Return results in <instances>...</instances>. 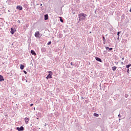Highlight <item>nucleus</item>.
<instances>
[{
    "label": "nucleus",
    "mask_w": 131,
    "mask_h": 131,
    "mask_svg": "<svg viewBox=\"0 0 131 131\" xmlns=\"http://www.w3.org/2000/svg\"><path fill=\"white\" fill-rule=\"evenodd\" d=\"M26 82H27V80H26Z\"/></svg>",
    "instance_id": "41"
},
{
    "label": "nucleus",
    "mask_w": 131,
    "mask_h": 131,
    "mask_svg": "<svg viewBox=\"0 0 131 131\" xmlns=\"http://www.w3.org/2000/svg\"><path fill=\"white\" fill-rule=\"evenodd\" d=\"M105 49L107 51H112L113 50V48H109L108 47H105Z\"/></svg>",
    "instance_id": "8"
},
{
    "label": "nucleus",
    "mask_w": 131,
    "mask_h": 131,
    "mask_svg": "<svg viewBox=\"0 0 131 131\" xmlns=\"http://www.w3.org/2000/svg\"><path fill=\"white\" fill-rule=\"evenodd\" d=\"M5 79H4V77L3 76L0 75V81H4Z\"/></svg>",
    "instance_id": "10"
},
{
    "label": "nucleus",
    "mask_w": 131,
    "mask_h": 131,
    "mask_svg": "<svg viewBox=\"0 0 131 131\" xmlns=\"http://www.w3.org/2000/svg\"><path fill=\"white\" fill-rule=\"evenodd\" d=\"M49 19V15L48 14L45 15V20H48Z\"/></svg>",
    "instance_id": "12"
},
{
    "label": "nucleus",
    "mask_w": 131,
    "mask_h": 131,
    "mask_svg": "<svg viewBox=\"0 0 131 131\" xmlns=\"http://www.w3.org/2000/svg\"><path fill=\"white\" fill-rule=\"evenodd\" d=\"M120 33H121V31L118 32L117 35L118 36V37H119V34H120Z\"/></svg>",
    "instance_id": "17"
},
{
    "label": "nucleus",
    "mask_w": 131,
    "mask_h": 131,
    "mask_svg": "<svg viewBox=\"0 0 131 131\" xmlns=\"http://www.w3.org/2000/svg\"><path fill=\"white\" fill-rule=\"evenodd\" d=\"M42 50H43V51H44V52H46V49L45 48H42Z\"/></svg>",
    "instance_id": "25"
},
{
    "label": "nucleus",
    "mask_w": 131,
    "mask_h": 131,
    "mask_svg": "<svg viewBox=\"0 0 131 131\" xmlns=\"http://www.w3.org/2000/svg\"><path fill=\"white\" fill-rule=\"evenodd\" d=\"M40 6H42V4H41Z\"/></svg>",
    "instance_id": "36"
},
{
    "label": "nucleus",
    "mask_w": 131,
    "mask_h": 131,
    "mask_svg": "<svg viewBox=\"0 0 131 131\" xmlns=\"http://www.w3.org/2000/svg\"><path fill=\"white\" fill-rule=\"evenodd\" d=\"M33 105V103L31 104H30L31 107H32V105Z\"/></svg>",
    "instance_id": "27"
},
{
    "label": "nucleus",
    "mask_w": 131,
    "mask_h": 131,
    "mask_svg": "<svg viewBox=\"0 0 131 131\" xmlns=\"http://www.w3.org/2000/svg\"><path fill=\"white\" fill-rule=\"evenodd\" d=\"M118 117H119V118H121V115H120V114L118 115Z\"/></svg>",
    "instance_id": "21"
},
{
    "label": "nucleus",
    "mask_w": 131,
    "mask_h": 131,
    "mask_svg": "<svg viewBox=\"0 0 131 131\" xmlns=\"http://www.w3.org/2000/svg\"><path fill=\"white\" fill-rule=\"evenodd\" d=\"M88 16L86 14H84V13H80L78 14L79 21H83L85 20V17Z\"/></svg>",
    "instance_id": "1"
},
{
    "label": "nucleus",
    "mask_w": 131,
    "mask_h": 131,
    "mask_svg": "<svg viewBox=\"0 0 131 131\" xmlns=\"http://www.w3.org/2000/svg\"><path fill=\"white\" fill-rule=\"evenodd\" d=\"M117 39H119V37H118Z\"/></svg>",
    "instance_id": "34"
},
{
    "label": "nucleus",
    "mask_w": 131,
    "mask_h": 131,
    "mask_svg": "<svg viewBox=\"0 0 131 131\" xmlns=\"http://www.w3.org/2000/svg\"><path fill=\"white\" fill-rule=\"evenodd\" d=\"M94 116H95L96 117H99V114L95 113L94 114Z\"/></svg>",
    "instance_id": "15"
},
{
    "label": "nucleus",
    "mask_w": 131,
    "mask_h": 131,
    "mask_svg": "<svg viewBox=\"0 0 131 131\" xmlns=\"http://www.w3.org/2000/svg\"><path fill=\"white\" fill-rule=\"evenodd\" d=\"M96 61H98V62H102V59L99 57H95Z\"/></svg>",
    "instance_id": "7"
},
{
    "label": "nucleus",
    "mask_w": 131,
    "mask_h": 131,
    "mask_svg": "<svg viewBox=\"0 0 131 131\" xmlns=\"http://www.w3.org/2000/svg\"><path fill=\"white\" fill-rule=\"evenodd\" d=\"M49 74L46 77L47 79H49V78H52V75H53V73L52 71H49Z\"/></svg>",
    "instance_id": "3"
},
{
    "label": "nucleus",
    "mask_w": 131,
    "mask_h": 131,
    "mask_svg": "<svg viewBox=\"0 0 131 131\" xmlns=\"http://www.w3.org/2000/svg\"><path fill=\"white\" fill-rule=\"evenodd\" d=\"M90 32V33H92V32Z\"/></svg>",
    "instance_id": "38"
},
{
    "label": "nucleus",
    "mask_w": 131,
    "mask_h": 131,
    "mask_svg": "<svg viewBox=\"0 0 131 131\" xmlns=\"http://www.w3.org/2000/svg\"><path fill=\"white\" fill-rule=\"evenodd\" d=\"M16 129L17 130H18V131H23L24 130V127L23 126H20V127H16Z\"/></svg>",
    "instance_id": "4"
},
{
    "label": "nucleus",
    "mask_w": 131,
    "mask_h": 131,
    "mask_svg": "<svg viewBox=\"0 0 131 131\" xmlns=\"http://www.w3.org/2000/svg\"><path fill=\"white\" fill-rule=\"evenodd\" d=\"M125 97L126 98H128V95L125 94Z\"/></svg>",
    "instance_id": "19"
},
{
    "label": "nucleus",
    "mask_w": 131,
    "mask_h": 131,
    "mask_svg": "<svg viewBox=\"0 0 131 131\" xmlns=\"http://www.w3.org/2000/svg\"><path fill=\"white\" fill-rule=\"evenodd\" d=\"M8 12H10V10H8Z\"/></svg>",
    "instance_id": "39"
},
{
    "label": "nucleus",
    "mask_w": 131,
    "mask_h": 131,
    "mask_svg": "<svg viewBox=\"0 0 131 131\" xmlns=\"http://www.w3.org/2000/svg\"><path fill=\"white\" fill-rule=\"evenodd\" d=\"M122 60H124V57H122Z\"/></svg>",
    "instance_id": "30"
},
{
    "label": "nucleus",
    "mask_w": 131,
    "mask_h": 131,
    "mask_svg": "<svg viewBox=\"0 0 131 131\" xmlns=\"http://www.w3.org/2000/svg\"><path fill=\"white\" fill-rule=\"evenodd\" d=\"M37 119H38V118H37Z\"/></svg>",
    "instance_id": "42"
},
{
    "label": "nucleus",
    "mask_w": 131,
    "mask_h": 131,
    "mask_svg": "<svg viewBox=\"0 0 131 131\" xmlns=\"http://www.w3.org/2000/svg\"><path fill=\"white\" fill-rule=\"evenodd\" d=\"M60 22L63 23V19H62V18H60Z\"/></svg>",
    "instance_id": "22"
},
{
    "label": "nucleus",
    "mask_w": 131,
    "mask_h": 131,
    "mask_svg": "<svg viewBox=\"0 0 131 131\" xmlns=\"http://www.w3.org/2000/svg\"><path fill=\"white\" fill-rule=\"evenodd\" d=\"M130 66L131 64H127V66H126V68H129L130 67Z\"/></svg>",
    "instance_id": "16"
},
{
    "label": "nucleus",
    "mask_w": 131,
    "mask_h": 131,
    "mask_svg": "<svg viewBox=\"0 0 131 131\" xmlns=\"http://www.w3.org/2000/svg\"><path fill=\"white\" fill-rule=\"evenodd\" d=\"M103 43L104 45H105V41H103Z\"/></svg>",
    "instance_id": "33"
},
{
    "label": "nucleus",
    "mask_w": 131,
    "mask_h": 131,
    "mask_svg": "<svg viewBox=\"0 0 131 131\" xmlns=\"http://www.w3.org/2000/svg\"><path fill=\"white\" fill-rule=\"evenodd\" d=\"M128 71H129V69H127V72H128Z\"/></svg>",
    "instance_id": "28"
},
{
    "label": "nucleus",
    "mask_w": 131,
    "mask_h": 131,
    "mask_svg": "<svg viewBox=\"0 0 131 131\" xmlns=\"http://www.w3.org/2000/svg\"><path fill=\"white\" fill-rule=\"evenodd\" d=\"M35 36L37 37V38H40L41 35H40V33H39V31H37L35 33Z\"/></svg>",
    "instance_id": "2"
},
{
    "label": "nucleus",
    "mask_w": 131,
    "mask_h": 131,
    "mask_svg": "<svg viewBox=\"0 0 131 131\" xmlns=\"http://www.w3.org/2000/svg\"><path fill=\"white\" fill-rule=\"evenodd\" d=\"M16 9H17V10H19V11H21L23 10V7H22L21 6H17L16 7Z\"/></svg>",
    "instance_id": "5"
},
{
    "label": "nucleus",
    "mask_w": 131,
    "mask_h": 131,
    "mask_svg": "<svg viewBox=\"0 0 131 131\" xmlns=\"http://www.w3.org/2000/svg\"><path fill=\"white\" fill-rule=\"evenodd\" d=\"M73 15H75V12H73Z\"/></svg>",
    "instance_id": "29"
},
{
    "label": "nucleus",
    "mask_w": 131,
    "mask_h": 131,
    "mask_svg": "<svg viewBox=\"0 0 131 131\" xmlns=\"http://www.w3.org/2000/svg\"><path fill=\"white\" fill-rule=\"evenodd\" d=\"M32 125V124H31V126Z\"/></svg>",
    "instance_id": "40"
},
{
    "label": "nucleus",
    "mask_w": 131,
    "mask_h": 131,
    "mask_svg": "<svg viewBox=\"0 0 131 131\" xmlns=\"http://www.w3.org/2000/svg\"><path fill=\"white\" fill-rule=\"evenodd\" d=\"M117 68V67H112V69L113 71H115V70H116V69Z\"/></svg>",
    "instance_id": "14"
},
{
    "label": "nucleus",
    "mask_w": 131,
    "mask_h": 131,
    "mask_svg": "<svg viewBox=\"0 0 131 131\" xmlns=\"http://www.w3.org/2000/svg\"><path fill=\"white\" fill-rule=\"evenodd\" d=\"M25 123L26 124H28V122L29 121V118H25Z\"/></svg>",
    "instance_id": "6"
},
{
    "label": "nucleus",
    "mask_w": 131,
    "mask_h": 131,
    "mask_svg": "<svg viewBox=\"0 0 131 131\" xmlns=\"http://www.w3.org/2000/svg\"><path fill=\"white\" fill-rule=\"evenodd\" d=\"M45 126H46V125H47L46 124H45V125H44Z\"/></svg>",
    "instance_id": "37"
},
{
    "label": "nucleus",
    "mask_w": 131,
    "mask_h": 131,
    "mask_svg": "<svg viewBox=\"0 0 131 131\" xmlns=\"http://www.w3.org/2000/svg\"><path fill=\"white\" fill-rule=\"evenodd\" d=\"M31 53L32 55H34V56H36V53H35V52L34 50H31Z\"/></svg>",
    "instance_id": "9"
},
{
    "label": "nucleus",
    "mask_w": 131,
    "mask_h": 131,
    "mask_svg": "<svg viewBox=\"0 0 131 131\" xmlns=\"http://www.w3.org/2000/svg\"><path fill=\"white\" fill-rule=\"evenodd\" d=\"M71 65H72H72H73V64H72V62L71 63Z\"/></svg>",
    "instance_id": "32"
},
{
    "label": "nucleus",
    "mask_w": 131,
    "mask_h": 131,
    "mask_svg": "<svg viewBox=\"0 0 131 131\" xmlns=\"http://www.w3.org/2000/svg\"><path fill=\"white\" fill-rule=\"evenodd\" d=\"M103 41H105V36H103Z\"/></svg>",
    "instance_id": "23"
},
{
    "label": "nucleus",
    "mask_w": 131,
    "mask_h": 131,
    "mask_svg": "<svg viewBox=\"0 0 131 131\" xmlns=\"http://www.w3.org/2000/svg\"><path fill=\"white\" fill-rule=\"evenodd\" d=\"M10 33H11V34H14V33H15V31H14V29H13V28H11Z\"/></svg>",
    "instance_id": "11"
},
{
    "label": "nucleus",
    "mask_w": 131,
    "mask_h": 131,
    "mask_svg": "<svg viewBox=\"0 0 131 131\" xmlns=\"http://www.w3.org/2000/svg\"><path fill=\"white\" fill-rule=\"evenodd\" d=\"M24 73H25V74H27V72H26V71H24Z\"/></svg>",
    "instance_id": "20"
},
{
    "label": "nucleus",
    "mask_w": 131,
    "mask_h": 131,
    "mask_svg": "<svg viewBox=\"0 0 131 131\" xmlns=\"http://www.w3.org/2000/svg\"><path fill=\"white\" fill-rule=\"evenodd\" d=\"M122 65H123V62H121Z\"/></svg>",
    "instance_id": "31"
},
{
    "label": "nucleus",
    "mask_w": 131,
    "mask_h": 131,
    "mask_svg": "<svg viewBox=\"0 0 131 131\" xmlns=\"http://www.w3.org/2000/svg\"><path fill=\"white\" fill-rule=\"evenodd\" d=\"M95 13L96 14V10H95Z\"/></svg>",
    "instance_id": "35"
},
{
    "label": "nucleus",
    "mask_w": 131,
    "mask_h": 131,
    "mask_svg": "<svg viewBox=\"0 0 131 131\" xmlns=\"http://www.w3.org/2000/svg\"><path fill=\"white\" fill-rule=\"evenodd\" d=\"M52 43V41H49L48 43H47V45H51Z\"/></svg>",
    "instance_id": "18"
},
{
    "label": "nucleus",
    "mask_w": 131,
    "mask_h": 131,
    "mask_svg": "<svg viewBox=\"0 0 131 131\" xmlns=\"http://www.w3.org/2000/svg\"><path fill=\"white\" fill-rule=\"evenodd\" d=\"M17 23L20 24V23H21V22L20 21V20H18L17 21Z\"/></svg>",
    "instance_id": "24"
},
{
    "label": "nucleus",
    "mask_w": 131,
    "mask_h": 131,
    "mask_svg": "<svg viewBox=\"0 0 131 131\" xmlns=\"http://www.w3.org/2000/svg\"><path fill=\"white\" fill-rule=\"evenodd\" d=\"M124 40H125V42H126V40H125V39H123L122 41L123 42V41H124Z\"/></svg>",
    "instance_id": "26"
},
{
    "label": "nucleus",
    "mask_w": 131,
    "mask_h": 131,
    "mask_svg": "<svg viewBox=\"0 0 131 131\" xmlns=\"http://www.w3.org/2000/svg\"><path fill=\"white\" fill-rule=\"evenodd\" d=\"M20 68L21 70H23L24 69V65L20 64Z\"/></svg>",
    "instance_id": "13"
}]
</instances>
